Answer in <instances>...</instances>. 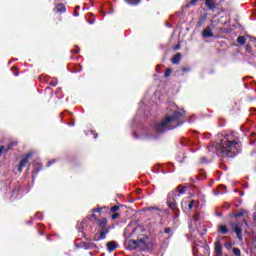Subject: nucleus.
I'll list each match as a JSON object with an SVG mask.
<instances>
[{
	"mask_svg": "<svg viewBox=\"0 0 256 256\" xmlns=\"http://www.w3.org/2000/svg\"><path fill=\"white\" fill-rule=\"evenodd\" d=\"M185 115V110L179 109V107L173 103H168V109L166 116L161 122L153 124L147 131L146 135L141 136L142 139H159V133H165V131H171L181 127L183 121L181 119Z\"/></svg>",
	"mask_w": 256,
	"mask_h": 256,
	"instance_id": "f257e3e1",
	"label": "nucleus"
},
{
	"mask_svg": "<svg viewBox=\"0 0 256 256\" xmlns=\"http://www.w3.org/2000/svg\"><path fill=\"white\" fill-rule=\"evenodd\" d=\"M208 153L215 151L217 155L234 159L239 155V143L233 134H225L216 145L208 146Z\"/></svg>",
	"mask_w": 256,
	"mask_h": 256,
	"instance_id": "f03ea898",
	"label": "nucleus"
},
{
	"mask_svg": "<svg viewBox=\"0 0 256 256\" xmlns=\"http://www.w3.org/2000/svg\"><path fill=\"white\" fill-rule=\"evenodd\" d=\"M185 193V188L179 189L178 191L171 192L168 194L167 205L170 209L177 208L176 199Z\"/></svg>",
	"mask_w": 256,
	"mask_h": 256,
	"instance_id": "7ed1b4c3",
	"label": "nucleus"
},
{
	"mask_svg": "<svg viewBox=\"0 0 256 256\" xmlns=\"http://www.w3.org/2000/svg\"><path fill=\"white\" fill-rule=\"evenodd\" d=\"M127 243H128V249L130 251H133V249H136L137 247L146 245L145 240H143L142 238L140 240H129Z\"/></svg>",
	"mask_w": 256,
	"mask_h": 256,
	"instance_id": "20e7f679",
	"label": "nucleus"
},
{
	"mask_svg": "<svg viewBox=\"0 0 256 256\" xmlns=\"http://www.w3.org/2000/svg\"><path fill=\"white\" fill-rule=\"evenodd\" d=\"M107 233H109L108 229H101V231L95 234L94 241H103V239H107Z\"/></svg>",
	"mask_w": 256,
	"mask_h": 256,
	"instance_id": "39448f33",
	"label": "nucleus"
},
{
	"mask_svg": "<svg viewBox=\"0 0 256 256\" xmlns=\"http://www.w3.org/2000/svg\"><path fill=\"white\" fill-rule=\"evenodd\" d=\"M233 231L236 233L237 239L243 241V229L237 223H232Z\"/></svg>",
	"mask_w": 256,
	"mask_h": 256,
	"instance_id": "423d86ee",
	"label": "nucleus"
},
{
	"mask_svg": "<svg viewBox=\"0 0 256 256\" xmlns=\"http://www.w3.org/2000/svg\"><path fill=\"white\" fill-rule=\"evenodd\" d=\"M106 247L109 253H113V251H115V249H117L119 245L115 241H110V242H107Z\"/></svg>",
	"mask_w": 256,
	"mask_h": 256,
	"instance_id": "0eeeda50",
	"label": "nucleus"
},
{
	"mask_svg": "<svg viewBox=\"0 0 256 256\" xmlns=\"http://www.w3.org/2000/svg\"><path fill=\"white\" fill-rule=\"evenodd\" d=\"M202 37L204 39H209V37H213V30L210 28V26H207L204 31L202 32Z\"/></svg>",
	"mask_w": 256,
	"mask_h": 256,
	"instance_id": "6e6552de",
	"label": "nucleus"
},
{
	"mask_svg": "<svg viewBox=\"0 0 256 256\" xmlns=\"http://www.w3.org/2000/svg\"><path fill=\"white\" fill-rule=\"evenodd\" d=\"M215 253L218 256L223 255V246L221 245V242H215Z\"/></svg>",
	"mask_w": 256,
	"mask_h": 256,
	"instance_id": "1a4fd4ad",
	"label": "nucleus"
},
{
	"mask_svg": "<svg viewBox=\"0 0 256 256\" xmlns=\"http://www.w3.org/2000/svg\"><path fill=\"white\" fill-rule=\"evenodd\" d=\"M205 5L208 7L210 11H213L217 8V4H215V0H205Z\"/></svg>",
	"mask_w": 256,
	"mask_h": 256,
	"instance_id": "9d476101",
	"label": "nucleus"
},
{
	"mask_svg": "<svg viewBox=\"0 0 256 256\" xmlns=\"http://www.w3.org/2000/svg\"><path fill=\"white\" fill-rule=\"evenodd\" d=\"M218 233H221V235H227V233H229V228H227L226 225L220 224L218 225Z\"/></svg>",
	"mask_w": 256,
	"mask_h": 256,
	"instance_id": "9b49d317",
	"label": "nucleus"
},
{
	"mask_svg": "<svg viewBox=\"0 0 256 256\" xmlns=\"http://www.w3.org/2000/svg\"><path fill=\"white\" fill-rule=\"evenodd\" d=\"M172 63L174 65H179V63H181V53L176 54L173 58H172Z\"/></svg>",
	"mask_w": 256,
	"mask_h": 256,
	"instance_id": "f8f14e48",
	"label": "nucleus"
},
{
	"mask_svg": "<svg viewBox=\"0 0 256 256\" xmlns=\"http://www.w3.org/2000/svg\"><path fill=\"white\" fill-rule=\"evenodd\" d=\"M31 157V154H27L26 157L22 158L20 161V166L21 167H25V165H27V163H29V158Z\"/></svg>",
	"mask_w": 256,
	"mask_h": 256,
	"instance_id": "ddd939ff",
	"label": "nucleus"
},
{
	"mask_svg": "<svg viewBox=\"0 0 256 256\" xmlns=\"http://www.w3.org/2000/svg\"><path fill=\"white\" fill-rule=\"evenodd\" d=\"M13 146L11 144H9L8 146L2 145L0 146V155L2 153H8L9 150L12 148Z\"/></svg>",
	"mask_w": 256,
	"mask_h": 256,
	"instance_id": "4468645a",
	"label": "nucleus"
},
{
	"mask_svg": "<svg viewBox=\"0 0 256 256\" xmlns=\"http://www.w3.org/2000/svg\"><path fill=\"white\" fill-rule=\"evenodd\" d=\"M56 10L59 12V13H65V11H67V8L65 7V4L63 3H60L56 6Z\"/></svg>",
	"mask_w": 256,
	"mask_h": 256,
	"instance_id": "2eb2a0df",
	"label": "nucleus"
},
{
	"mask_svg": "<svg viewBox=\"0 0 256 256\" xmlns=\"http://www.w3.org/2000/svg\"><path fill=\"white\" fill-rule=\"evenodd\" d=\"M237 43H239V45H245V43H247V38H245V36H239L237 38Z\"/></svg>",
	"mask_w": 256,
	"mask_h": 256,
	"instance_id": "dca6fc26",
	"label": "nucleus"
},
{
	"mask_svg": "<svg viewBox=\"0 0 256 256\" xmlns=\"http://www.w3.org/2000/svg\"><path fill=\"white\" fill-rule=\"evenodd\" d=\"M193 207H199V202H195V200H191L189 203H188V209H193Z\"/></svg>",
	"mask_w": 256,
	"mask_h": 256,
	"instance_id": "f3484780",
	"label": "nucleus"
},
{
	"mask_svg": "<svg viewBox=\"0 0 256 256\" xmlns=\"http://www.w3.org/2000/svg\"><path fill=\"white\" fill-rule=\"evenodd\" d=\"M106 226H107V218H104L99 222V227H101V229H107Z\"/></svg>",
	"mask_w": 256,
	"mask_h": 256,
	"instance_id": "a211bd4d",
	"label": "nucleus"
},
{
	"mask_svg": "<svg viewBox=\"0 0 256 256\" xmlns=\"http://www.w3.org/2000/svg\"><path fill=\"white\" fill-rule=\"evenodd\" d=\"M128 5H139L141 3V0H125Z\"/></svg>",
	"mask_w": 256,
	"mask_h": 256,
	"instance_id": "6ab92c4d",
	"label": "nucleus"
},
{
	"mask_svg": "<svg viewBox=\"0 0 256 256\" xmlns=\"http://www.w3.org/2000/svg\"><path fill=\"white\" fill-rule=\"evenodd\" d=\"M146 211H163V209L157 207V206H151L146 209Z\"/></svg>",
	"mask_w": 256,
	"mask_h": 256,
	"instance_id": "aec40b11",
	"label": "nucleus"
},
{
	"mask_svg": "<svg viewBox=\"0 0 256 256\" xmlns=\"http://www.w3.org/2000/svg\"><path fill=\"white\" fill-rule=\"evenodd\" d=\"M171 73H172V70L171 68H168L165 73H164V77L167 78V77H171Z\"/></svg>",
	"mask_w": 256,
	"mask_h": 256,
	"instance_id": "412c9836",
	"label": "nucleus"
},
{
	"mask_svg": "<svg viewBox=\"0 0 256 256\" xmlns=\"http://www.w3.org/2000/svg\"><path fill=\"white\" fill-rule=\"evenodd\" d=\"M233 253L235 256H241V250L239 248H233Z\"/></svg>",
	"mask_w": 256,
	"mask_h": 256,
	"instance_id": "4be33fe9",
	"label": "nucleus"
},
{
	"mask_svg": "<svg viewBox=\"0 0 256 256\" xmlns=\"http://www.w3.org/2000/svg\"><path fill=\"white\" fill-rule=\"evenodd\" d=\"M19 193V190L18 189H14L12 191V197H15V199H19V196L17 195Z\"/></svg>",
	"mask_w": 256,
	"mask_h": 256,
	"instance_id": "5701e85b",
	"label": "nucleus"
},
{
	"mask_svg": "<svg viewBox=\"0 0 256 256\" xmlns=\"http://www.w3.org/2000/svg\"><path fill=\"white\" fill-rule=\"evenodd\" d=\"M224 247H226V249H228V251H229V250L233 249V244L231 242H227L224 244Z\"/></svg>",
	"mask_w": 256,
	"mask_h": 256,
	"instance_id": "b1692460",
	"label": "nucleus"
},
{
	"mask_svg": "<svg viewBox=\"0 0 256 256\" xmlns=\"http://www.w3.org/2000/svg\"><path fill=\"white\" fill-rule=\"evenodd\" d=\"M110 211H111L112 213H117V211H119V206H113V207L110 209Z\"/></svg>",
	"mask_w": 256,
	"mask_h": 256,
	"instance_id": "393cba45",
	"label": "nucleus"
},
{
	"mask_svg": "<svg viewBox=\"0 0 256 256\" xmlns=\"http://www.w3.org/2000/svg\"><path fill=\"white\" fill-rule=\"evenodd\" d=\"M176 159H177L178 163H185V156H183V158L178 156Z\"/></svg>",
	"mask_w": 256,
	"mask_h": 256,
	"instance_id": "a878e982",
	"label": "nucleus"
},
{
	"mask_svg": "<svg viewBox=\"0 0 256 256\" xmlns=\"http://www.w3.org/2000/svg\"><path fill=\"white\" fill-rule=\"evenodd\" d=\"M83 71V66H78V68L75 69V73H81Z\"/></svg>",
	"mask_w": 256,
	"mask_h": 256,
	"instance_id": "bb28decb",
	"label": "nucleus"
},
{
	"mask_svg": "<svg viewBox=\"0 0 256 256\" xmlns=\"http://www.w3.org/2000/svg\"><path fill=\"white\" fill-rule=\"evenodd\" d=\"M164 233H165L166 235H169V233H171V228H170V227L165 228V229H164Z\"/></svg>",
	"mask_w": 256,
	"mask_h": 256,
	"instance_id": "cd10ccee",
	"label": "nucleus"
},
{
	"mask_svg": "<svg viewBox=\"0 0 256 256\" xmlns=\"http://www.w3.org/2000/svg\"><path fill=\"white\" fill-rule=\"evenodd\" d=\"M241 227H249V223H247V220H243V224L241 225Z\"/></svg>",
	"mask_w": 256,
	"mask_h": 256,
	"instance_id": "c85d7f7f",
	"label": "nucleus"
},
{
	"mask_svg": "<svg viewBox=\"0 0 256 256\" xmlns=\"http://www.w3.org/2000/svg\"><path fill=\"white\" fill-rule=\"evenodd\" d=\"M102 208H95L93 209V213H101Z\"/></svg>",
	"mask_w": 256,
	"mask_h": 256,
	"instance_id": "c756f323",
	"label": "nucleus"
},
{
	"mask_svg": "<svg viewBox=\"0 0 256 256\" xmlns=\"http://www.w3.org/2000/svg\"><path fill=\"white\" fill-rule=\"evenodd\" d=\"M245 215L244 212H239L237 214H235V217H243Z\"/></svg>",
	"mask_w": 256,
	"mask_h": 256,
	"instance_id": "7c9ffc66",
	"label": "nucleus"
},
{
	"mask_svg": "<svg viewBox=\"0 0 256 256\" xmlns=\"http://www.w3.org/2000/svg\"><path fill=\"white\" fill-rule=\"evenodd\" d=\"M246 51L247 53H251V46L249 44L246 45Z\"/></svg>",
	"mask_w": 256,
	"mask_h": 256,
	"instance_id": "2f4dec72",
	"label": "nucleus"
},
{
	"mask_svg": "<svg viewBox=\"0 0 256 256\" xmlns=\"http://www.w3.org/2000/svg\"><path fill=\"white\" fill-rule=\"evenodd\" d=\"M197 1H199V0H191L190 5H197Z\"/></svg>",
	"mask_w": 256,
	"mask_h": 256,
	"instance_id": "473e14b6",
	"label": "nucleus"
},
{
	"mask_svg": "<svg viewBox=\"0 0 256 256\" xmlns=\"http://www.w3.org/2000/svg\"><path fill=\"white\" fill-rule=\"evenodd\" d=\"M119 217V214L118 213H115L112 215V219H117Z\"/></svg>",
	"mask_w": 256,
	"mask_h": 256,
	"instance_id": "72a5a7b5",
	"label": "nucleus"
},
{
	"mask_svg": "<svg viewBox=\"0 0 256 256\" xmlns=\"http://www.w3.org/2000/svg\"><path fill=\"white\" fill-rule=\"evenodd\" d=\"M193 219H194L195 223H197V221H199V216L195 215V216L193 217Z\"/></svg>",
	"mask_w": 256,
	"mask_h": 256,
	"instance_id": "f704fd0d",
	"label": "nucleus"
},
{
	"mask_svg": "<svg viewBox=\"0 0 256 256\" xmlns=\"http://www.w3.org/2000/svg\"><path fill=\"white\" fill-rule=\"evenodd\" d=\"M18 171H19V173H21L23 171V166H20V164L18 166Z\"/></svg>",
	"mask_w": 256,
	"mask_h": 256,
	"instance_id": "c9c22d12",
	"label": "nucleus"
},
{
	"mask_svg": "<svg viewBox=\"0 0 256 256\" xmlns=\"http://www.w3.org/2000/svg\"><path fill=\"white\" fill-rule=\"evenodd\" d=\"M53 163H55V161L48 162L47 167H51V165H53Z\"/></svg>",
	"mask_w": 256,
	"mask_h": 256,
	"instance_id": "e433bc0d",
	"label": "nucleus"
},
{
	"mask_svg": "<svg viewBox=\"0 0 256 256\" xmlns=\"http://www.w3.org/2000/svg\"><path fill=\"white\" fill-rule=\"evenodd\" d=\"M174 213H175V219H177V217H179V214L177 212H175V208L173 209Z\"/></svg>",
	"mask_w": 256,
	"mask_h": 256,
	"instance_id": "4c0bfd02",
	"label": "nucleus"
},
{
	"mask_svg": "<svg viewBox=\"0 0 256 256\" xmlns=\"http://www.w3.org/2000/svg\"><path fill=\"white\" fill-rule=\"evenodd\" d=\"M74 17H79V12H74Z\"/></svg>",
	"mask_w": 256,
	"mask_h": 256,
	"instance_id": "58836bf2",
	"label": "nucleus"
},
{
	"mask_svg": "<svg viewBox=\"0 0 256 256\" xmlns=\"http://www.w3.org/2000/svg\"><path fill=\"white\" fill-rule=\"evenodd\" d=\"M72 53H79V49L72 50Z\"/></svg>",
	"mask_w": 256,
	"mask_h": 256,
	"instance_id": "ea45409f",
	"label": "nucleus"
},
{
	"mask_svg": "<svg viewBox=\"0 0 256 256\" xmlns=\"http://www.w3.org/2000/svg\"><path fill=\"white\" fill-rule=\"evenodd\" d=\"M52 87H57V82L51 83Z\"/></svg>",
	"mask_w": 256,
	"mask_h": 256,
	"instance_id": "a19ab883",
	"label": "nucleus"
},
{
	"mask_svg": "<svg viewBox=\"0 0 256 256\" xmlns=\"http://www.w3.org/2000/svg\"><path fill=\"white\" fill-rule=\"evenodd\" d=\"M201 163H206L205 157L201 158Z\"/></svg>",
	"mask_w": 256,
	"mask_h": 256,
	"instance_id": "79ce46f5",
	"label": "nucleus"
},
{
	"mask_svg": "<svg viewBox=\"0 0 256 256\" xmlns=\"http://www.w3.org/2000/svg\"><path fill=\"white\" fill-rule=\"evenodd\" d=\"M41 214H36V217L38 218V219H41V216H40Z\"/></svg>",
	"mask_w": 256,
	"mask_h": 256,
	"instance_id": "37998d69",
	"label": "nucleus"
},
{
	"mask_svg": "<svg viewBox=\"0 0 256 256\" xmlns=\"http://www.w3.org/2000/svg\"><path fill=\"white\" fill-rule=\"evenodd\" d=\"M182 71H189V68H183Z\"/></svg>",
	"mask_w": 256,
	"mask_h": 256,
	"instance_id": "c03bdc74",
	"label": "nucleus"
},
{
	"mask_svg": "<svg viewBox=\"0 0 256 256\" xmlns=\"http://www.w3.org/2000/svg\"><path fill=\"white\" fill-rule=\"evenodd\" d=\"M79 233H83V229L79 228L78 229Z\"/></svg>",
	"mask_w": 256,
	"mask_h": 256,
	"instance_id": "a18cd8bd",
	"label": "nucleus"
},
{
	"mask_svg": "<svg viewBox=\"0 0 256 256\" xmlns=\"http://www.w3.org/2000/svg\"><path fill=\"white\" fill-rule=\"evenodd\" d=\"M198 25H199V27H201V25H203V23H201V22H198Z\"/></svg>",
	"mask_w": 256,
	"mask_h": 256,
	"instance_id": "49530a36",
	"label": "nucleus"
},
{
	"mask_svg": "<svg viewBox=\"0 0 256 256\" xmlns=\"http://www.w3.org/2000/svg\"><path fill=\"white\" fill-rule=\"evenodd\" d=\"M97 137H98V134H95V135H94V139H97Z\"/></svg>",
	"mask_w": 256,
	"mask_h": 256,
	"instance_id": "de8ad7c7",
	"label": "nucleus"
},
{
	"mask_svg": "<svg viewBox=\"0 0 256 256\" xmlns=\"http://www.w3.org/2000/svg\"><path fill=\"white\" fill-rule=\"evenodd\" d=\"M39 171H41V168H38V169H37V173H39Z\"/></svg>",
	"mask_w": 256,
	"mask_h": 256,
	"instance_id": "09e8293b",
	"label": "nucleus"
},
{
	"mask_svg": "<svg viewBox=\"0 0 256 256\" xmlns=\"http://www.w3.org/2000/svg\"><path fill=\"white\" fill-rule=\"evenodd\" d=\"M141 109H143V106H141V107L139 108V111H141Z\"/></svg>",
	"mask_w": 256,
	"mask_h": 256,
	"instance_id": "8fccbe9b",
	"label": "nucleus"
},
{
	"mask_svg": "<svg viewBox=\"0 0 256 256\" xmlns=\"http://www.w3.org/2000/svg\"><path fill=\"white\" fill-rule=\"evenodd\" d=\"M174 49H179V46H176Z\"/></svg>",
	"mask_w": 256,
	"mask_h": 256,
	"instance_id": "3c124183",
	"label": "nucleus"
},
{
	"mask_svg": "<svg viewBox=\"0 0 256 256\" xmlns=\"http://www.w3.org/2000/svg\"><path fill=\"white\" fill-rule=\"evenodd\" d=\"M183 205H187V202H183Z\"/></svg>",
	"mask_w": 256,
	"mask_h": 256,
	"instance_id": "603ef678",
	"label": "nucleus"
},
{
	"mask_svg": "<svg viewBox=\"0 0 256 256\" xmlns=\"http://www.w3.org/2000/svg\"><path fill=\"white\" fill-rule=\"evenodd\" d=\"M75 9H79V6H76Z\"/></svg>",
	"mask_w": 256,
	"mask_h": 256,
	"instance_id": "864d4df0",
	"label": "nucleus"
},
{
	"mask_svg": "<svg viewBox=\"0 0 256 256\" xmlns=\"http://www.w3.org/2000/svg\"><path fill=\"white\" fill-rule=\"evenodd\" d=\"M243 195H244V193L242 192V193H241V197H243Z\"/></svg>",
	"mask_w": 256,
	"mask_h": 256,
	"instance_id": "5fc2aeb1",
	"label": "nucleus"
},
{
	"mask_svg": "<svg viewBox=\"0 0 256 256\" xmlns=\"http://www.w3.org/2000/svg\"><path fill=\"white\" fill-rule=\"evenodd\" d=\"M218 215V217H221V214H217Z\"/></svg>",
	"mask_w": 256,
	"mask_h": 256,
	"instance_id": "6e6d98bb",
	"label": "nucleus"
},
{
	"mask_svg": "<svg viewBox=\"0 0 256 256\" xmlns=\"http://www.w3.org/2000/svg\"><path fill=\"white\" fill-rule=\"evenodd\" d=\"M90 25H93V22H90Z\"/></svg>",
	"mask_w": 256,
	"mask_h": 256,
	"instance_id": "4d7b16f0",
	"label": "nucleus"
},
{
	"mask_svg": "<svg viewBox=\"0 0 256 256\" xmlns=\"http://www.w3.org/2000/svg\"><path fill=\"white\" fill-rule=\"evenodd\" d=\"M136 139H139V136H136Z\"/></svg>",
	"mask_w": 256,
	"mask_h": 256,
	"instance_id": "13d9d810",
	"label": "nucleus"
},
{
	"mask_svg": "<svg viewBox=\"0 0 256 256\" xmlns=\"http://www.w3.org/2000/svg\"><path fill=\"white\" fill-rule=\"evenodd\" d=\"M80 225H83V222H81Z\"/></svg>",
	"mask_w": 256,
	"mask_h": 256,
	"instance_id": "bf43d9fd",
	"label": "nucleus"
},
{
	"mask_svg": "<svg viewBox=\"0 0 256 256\" xmlns=\"http://www.w3.org/2000/svg\"><path fill=\"white\" fill-rule=\"evenodd\" d=\"M15 75H19V73H16Z\"/></svg>",
	"mask_w": 256,
	"mask_h": 256,
	"instance_id": "052dcab7",
	"label": "nucleus"
}]
</instances>
